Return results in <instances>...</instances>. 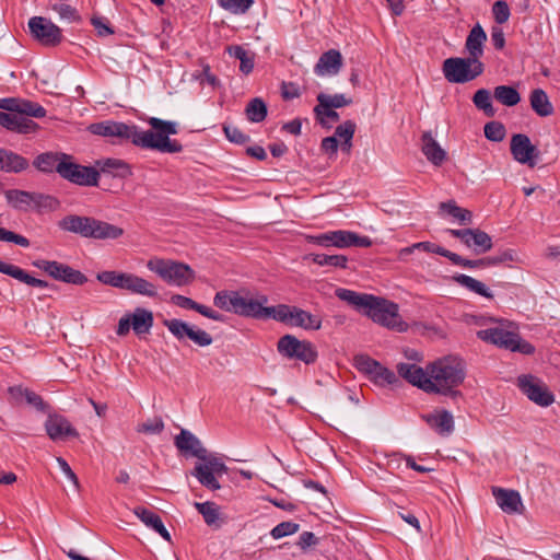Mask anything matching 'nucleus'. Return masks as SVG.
I'll return each mask as SVG.
<instances>
[{
	"mask_svg": "<svg viewBox=\"0 0 560 560\" xmlns=\"http://www.w3.org/2000/svg\"><path fill=\"white\" fill-rule=\"evenodd\" d=\"M150 130H141L136 125L120 121L105 120L92 124L89 130L96 136L109 138L114 143L129 141L141 149L155 150L161 153H179L183 145L179 141L171 139L176 135L177 122L151 117L148 119Z\"/></svg>",
	"mask_w": 560,
	"mask_h": 560,
	"instance_id": "1",
	"label": "nucleus"
},
{
	"mask_svg": "<svg viewBox=\"0 0 560 560\" xmlns=\"http://www.w3.org/2000/svg\"><path fill=\"white\" fill-rule=\"evenodd\" d=\"M335 294L339 300L363 312L365 316L383 327L397 332L408 330L409 326L399 315V306L395 302L343 288H338Z\"/></svg>",
	"mask_w": 560,
	"mask_h": 560,
	"instance_id": "2",
	"label": "nucleus"
},
{
	"mask_svg": "<svg viewBox=\"0 0 560 560\" xmlns=\"http://www.w3.org/2000/svg\"><path fill=\"white\" fill-rule=\"evenodd\" d=\"M213 303L221 310L241 316L280 320V310L276 306H266L267 298L264 295L253 299L235 291H221L215 294Z\"/></svg>",
	"mask_w": 560,
	"mask_h": 560,
	"instance_id": "3",
	"label": "nucleus"
},
{
	"mask_svg": "<svg viewBox=\"0 0 560 560\" xmlns=\"http://www.w3.org/2000/svg\"><path fill=\"white\" fill-rule=\"evenodd\" d=\"M430 382L433 385L430 393L448 395L459 386L465 378L462 360L456 357H445L429 364Z\"/></svg>",
	"mask_w": 560,
	"mask_h": 560,
	"instance_id": "4",
	"label": "nucleus"
},
{
	"mask_svg": "<svg viewBox=\"0 0 560 560\" xmlns=\"http://www.w3.org/2000/svg\"><path fill=\"white\" fill-rule=\"evenodd\" d=\"M4 197L8 205L18 211H56L60 207L56 197L37 191L8 189Z\"/></svg>",
	"mask_w": 560,
	"mask_h": 560,
	"instance_id": "5",
	"label": "nucleus"
},
{
	"mask_svg": "<svg viewBox=\"0 0 560 560\" xmlns=\"http://www.w3.org/2000/svg\"><path fill=\"white\" fill-rule=\"evenodd\" d=\"M485 71V65L477 58L450 57L442 63V72L450 83L464 84L474 81Z\"/></svg>",
	"mask_w": 560,
	"mask_h": 560,
	"instance_id": "6",
	"label": "nucleus"
},
{
	"mask_svg": "<svg viewBox=\"0 0 560 560\" xmlns=\"http://www.w3.org/2000/svg\"><path fill=\"white\" fill-rule=\"evenodd\" d=\"M147 268L171 285L184 287L195 280V271L190 266L180 261L152 258L148 260Z\"/></svg>",
	"mask_w": 560,
	"mask_h": 560,
	"instance_id": "7",
	"label": "nucleus"
},
{
	"mask_svg": "<svg viewBox=\"0 0 560 560\" xmlns=\"http://www.w3.org/2000/svg\"><path fill=\"white\" fill-rule=\"evenodd\" d=\"M477 337L488 343L514 352L523 354H533L535 352V347L532 343L523 340L518 334L510 331L501 325L478 330Z\"/></svg>",
	"mask_w": 560,
	"mask_h": 560,
	"instance_id": "8",
	"label": "nucleus"
},
{
	"mask_svg": "<svg viewBox=\"0 0 560 560\" xmlns=\"http://www.w3.org/2000/svg\"><path fill=\"white\" fill-rule=\"evenodd\" d=\"M282 355L305 365L314 364L318 359L316 346L307 339H299L294 335H282Z\"/></svg>",
	"mask_w": 560,
	"mask_h": 560,
	"instance_id": "9",
	"label": "nucleus"
},
{
	"mask_svg": "<svg viewBox=\"0 0 560 560\" xmlns=\"http://www.w3.org/2000/svg\"><path fill=\"white\" fill-rule=\"evenodd\" d=\"M58 174L66 180L78 186H97L100 173L93 166L74 163L67 154L65 163L59 165Z\"/></svg>",
	"mask_w": 560,
	"mask_h": 560,
	"instance_id": "10",
	"label": "nucleus"
},
{
	"mask_svg": "<svg viewBox=\"0 0 560 560\" xmlns=\"http://www.w3.org/2000/svg\"><path fill=\"white\" fill-rule=\"evenodd\" d=\"M517 386L529 400L540 407H549L555 402V395L537 376L530 374L520 375L517 377Z\"/></svg>",
	"mask_w": 560,
	"mask_h": 560,
	"instance_id": "11",
	"label": "nucleus"
},
{
	"mask_svg": "<svg viewBox=\"0 0 560 560\" xmlns=\"http://www.w3.org/2000/svg\"><path fill=\"white\" fill-rule=\"evenodd\" d=\"M33 266L58 281L77 285L88 282L84 273L56 260L37 259L33 261Z\"/></svg>",
	"mask_w": 560,
	"mask_h": 560,
	"instance_id": "12",
	"label": "nucleus"
},
{
	"mask_svg": "<svg viewBox=\"0 0 560 560\" xmlns=\"http://www.w3.org/2000/svg\"><path fill=\"white\" fill-rule=\"evenodd\" d=\"M32 36L42 45L55 47L62 42V32L59 26L43 16H33L28 21Z\"/></svg>",
	"mask_w": 560,
	"mask_h": 560,
	"instance_id": "13",
	"label": "nucleus"
},
{
	"mask_svg": "<svg viewBox=\"0 0 560 560\" xmlns=\"http://www.w3.org/2000/svg\"><path fill=\"white\" fill-rule=\"evenodd\" d=\"M282 324L304 330H318L322 318L300 307L282 304Z\"/></svg>",
	"mask_w": 560,
	"mask_h": 560,
	"instance_id": "14",
	"label": "nucleus"
},
{
	"mask_svg": "<svg viewBox=\"0 0 560 560\" xmlns=\"http://www.w3.org/2000/svg\"><path fill=\"white\" fill-rule=\"evenodd\" d=\"M317 243L324 246L332 245L339 248L350 246L370 247L372 245V241L368 236H360L354 232L343 230L320 234L317 236Z\"/></svg>",
	"mask_w": 560,
	"mask_h": 560,
	"instance_id": "15",
	"label": "nucleus"
},
{
	"mask_svg": "<svg viewBox=\"0 0 560 560\" xmlns=\"http://www.w3.org/2000/svg\"><path fill=\"white\" fill-rule=\"evenodd\" d=\"M510 150L513 159L516 162L521 164H527L530 167L536 165L539 151L537 147L530 142V139L527 135H513L510 142Z\"/></svg>",
	"mask_w": 560,
	"mask_h": 560,
	"instance_id": "16",
	"label": "nucleus"
},
{
	"mask_svg": "<svg viewBox=\"0 0 560 560\" xmlns=\"http://www.w3.org/2000/svg\"><path fill=\"white\" fill-rule=\"evenodd\" d=\"M0 109L35 118L46 116V109L40 104L20 97L0 98Z\"/></svg>",
	"mask_w": 560,
	"mask_h": 560,
	"instance_id": "17",
	"label": "nucleus"
},
{
	"mask_svg": "<svg viewBox=\"0 0 560 560\" xmlns=\"http://www.w3.org/2000/svg\"><path fill=\"white\" fill-rule=\"evenodd\" d=\"M397 372L400 377L425 393H430V389H432L433 385L430 382L429 365L423 370L415 363H399Z\"/></svg>",
	"mask_w": 560,
	"mask_h": 560,
	"instance_id": "18",
	"label": "nucleus"
},
{
	"mask_svg": "<svg viewBox=\"0 0 560 560\" xmlns=\"http://www.w3.org/2000/svg\"><path fill=\"white\" fill-rule=\"evenodd\" d=\"M45 429L52 441L77 438L79 435L71 423L60 415H49L45 422Z\"/></svg>",
	"mask_w": 560,
	"mask_h": 560,
	"instance_id": "19",
	"label": "nucleus"
},
{
	"mask_svg": "<svg viewBox=\"0 0 560 560\" xmlns=\"http://www.w3.org/2000/svg\"><path fill=\"white\" fill-rule=\"evenodd\" d=\"M343 65L342 55L337 49H329L322 54L314 67V72L318 77L336 75Z\"/></svg>",
	"mask_w": 560,
	"mask_h": 560,
	"instance_id": "20",
	"label": "nucleus"
},
{
	"mask_svg": "<svg viewBox=\"0 0 560 560\" xmlns=\"http://www.w3.org/2000/svg\"><path fill=\"white\" fill-rule=\"evenodd\" d=\"M176 448L184 454H190L195 457L205 458L207 450L202 446L200 440L186 429H182L174 439Z\"/></svg>",
	"mask_w": 560,
	"mask_h": 560,
	"instance_id": "21",
	"label": "nucleus"
},
{
	"mask_svg": "<svg viewBox=\"0 0 560 560\" xmlns=\"http://www.w3.org/2000/svg\"><path fill=\"white\" fill-rule=\"evenodd\" d=\"M93 217L68 214L63 217L58 226L60 230L90 238Z\"/></svg>",
	"mask_w": 560,
	"mask_h": 560,
	"instance_id": "22",
	"label": "nucleus"
},
{
	"mask_svg": "<svg viewBox=\"0 0 560 560\" xmlns=\"http://www.w3.org/2000/svg\"><path fill=\"white\" fill-rule=\"evenodd\" d=\"M422 419L441 436H448L454 432V418L447 410H435L432 413L423 415Z\"/></svg>",
	"mask_w": 560,
	"mask_h": 560,
	"instance_id": "23",
	"label": "nucleus"
},
{
	"mask_svg": "<svg viewBox=\"0 0 560 560\" xmlns=\"http://www.w3.org/2000/svg\"><path fill=\"white\" fill-rule=\"evenodd\" d=\"M421 151L427 160L434 166H441L447 156L446 151L433 138L431 131H425L422 133Z\"/></svg>",
	"mask_w": 560,
	"mask_h": 560,
	"instance_id": "24",
	"label": "nucleus"
},
{
	"mask_svg": "<svg viewBox=\"0 0 560 560\" xmlns=\"http://www.w3.org/2000/svg\"><path fill=\"white\" fill-rule=\"evenodd\" d=\"M486 40L487 34L482 26L477 23L471 27L465 40V50L467 51L468 56L480 60L485 52Z\"/></svg>",
	"mask_w": 560,
	"mask_h": 560,
	"instance_id": "25",
	"label": "nucleus"
},
{
	"mask_svg": "<svg viewBox=\"0 0 560 560\" xmlns=\"http://www.w3.org/2000/svg\"><path fill=\"white\" fill-rule=\"evenodd\" d=\"M122 228L93 217L90 238L97 241H114L124 235Z\"/></svg>",
	"mask_w": 560,
	"mask_h": 560,
	"instance_id": "26",
	"label": "nucleus"
},
{
	"mask_svg": "<svg viewBox=\"0 0 560 560\" xmlns=\"http://www.w3.org/2000/svg\"><path fill=\"white\" fill-rule=\"evenodd\" d=\"M133 513L147 527L156 532L166 541H171V535L156 513L143 506L135 508Z\"/></svg>",
	"mask_w": 560,
	"mask_h": 560,
	"instance_id": "27",
	"label": "nucleus"
},
{
	"mask_svg": "<svg viewBox=\"0 0 560 560\" xmlns=\"http://www.w3.org/2000/svg\"><path fill=\"white\" fill-rule=\"evenodd\" d=\"M194 506L202 515L205 523L214 529H219L224 523L225 518L222 516L220 506L211 501L195 502Z\"/></svg>",
	"mask_w": 560,
	"mask_h": 560,
	"instance_id": "28",
	"label": "nucleus"
},
{
	"mask_svg": "<svg viewBox=\"0 0 560 560\" xmlns=\"http://www.w3.org/2000/svg\"><path fill=\"white\" fill-rule=\"evenodd\" d=\"M126 291L147 298H156L159 295L158 287L153 282L135 273H129Z\"/></svg>",
	"mask_w": 560,
	"mask_h": 560,
	"instance_id": "29",
	"label": "nucleus"
},
{
	"mask_svg": "<svg viewBox=\"0 0 560 560\" xmlns=\"http://www.w3.org/2000/svg\"><path fill=\"white\" fill-rule=\"evenodd\" d=\"M0 272L4 273L7 276H10L23 283H26L31 287H37V288H47L48 282L42 279H37L31 275H28L26 271H24L22 268L4 262L0 259Z\"/></svg>",
	"mask_w": 560,
	"mask_h": 560,
	"instance_id": "30",
	"label": "nucleus"
},
{
	"mask_svg": "<svg viewBox=\"0 0 560 560\" xmlns=\"http://www.w3.org/2000/svg\"><path fill=\"white\" fill-rule=\"evenodd\" d=\"M492 493L497 500L498 505L505 513H515L521 505V497L517 491L505 490L502 488L493 487Z\"/></svg>",
	"mask_w": 560,
	"mask_h": 560,
	"instance_id": "31",
	"label": "nucleus"
},
{
	"mask_svg": "<svg viewBox=\"0 0 560 560\" xmlns=\"http://www.w3.org/2000/svg\"><path fill=\"white\" fill-rule=\"evenodd\" d=\"M28 161L22 155L0 148V171L7 173H20L26 170Z\"/></svg>",
	"mask_w": 560,
	"mask_h": 560,
	"instance_id": "32",
	"label": "nucleus"
},
{
	"mask_svg": "<svg viewBox=\"0 0 560 560\" xmlns=\"http://www.w3.org/2000/svg\"><path fill=\"white\" fill-rule=\"evenodd\" d=\"M529 104L536 115L540 117L551 116L555 112L553 105L542 89H534L530 92Z\"/></svg>",
	"mask_w": 560,
	"mask_h": 560,
	"instance_id": "33",
	"label": "nucleus"
},
{
	"mask_svg": "<svg viewBox=\"0 0 560 560\" xmlns=\"http://www.w3.org/2000/svg\"><path fill=\"white\" fill-rule=\"evenodd\" d=\"M67 154L46 152L39 154L34 161V165L42 172L51 173L57 172L59 165L65 163Z\"/></svg>",
	"mask_w": 560,
	"mask_h": 560,
	"instance_id": "34",
	"label": "nucleus"
},
{
	"mask_svg": "<svg viewBox=\"0 0 560 560\" xmlns=\"http://www.w3.org/2000/svg\"><path fill=\"white\" fill-rule=\"evenodd\" d=\"M467 247L471 248L476 254H483L492 248V240L490 235L479 229H470L468 234Z\"/></svg>",
	"mask_w": 560,
	"mask_h": 560,
	"instance_id": "35",
	"label": "nucleus"
},
{
	"mask_svg": "<svg viewBox=\"0 0 560 560\" xmlns=\"http://www.w3.org/2000/svg\"><path fill=\"white\" fill-rule=\"evenodd\" d=\"M453 280L460 287L487 299H492L493 294L481 281L463 273H457L453 277Z\"/></svg>",
	"mask_w": 560,
	"mask_h": 560,
	"instance_id": "36",
	"label": "nucleus"
},
{
	"mask_svg": "<svg viewBox=\"0 0 560 560\" xmlns=\"http://www.w3.org/2000/svg\"><path fill=\"white\" fill-rule=\"evenodd\" d=\"M130 318L132 322V329L137 335L148 334L153 326V314L145 308H136L130 315Z\"/></svg>",
	"mask_w": 560,
	"mask_h": 560,
	"instance_id": "37",
	"label": "nucleus"
},
{
	"mask_svg": "<svg viewBox=\"0 0 560 560\" xmlns=\"http://www.w3.org/2000/svg\"><path fill=\"white\" fill-rule=\"evenodd\" d=\"M192 475L198 479V481L209 490H219L221 485L218 481L219 475L212 472L206 465L199 463L195 466Z\"/></svg>",
	"mask_w": 560,
	"mask_h": 560,
	"instance_id": "38",
	"label": "nucleus"
},
{
	"mask_svg": "<svg viewBox=\"0 0 560 560\" xmlns=\"http://www.w3.org/2000/svg\"><path fill=\"white\" fill-rule=\"evenodd\" d=\"M129 272H121L115 270H105L96 275V279L105 284L115 289L126 290Z\"/></svg>",
	"mask_w": 560,
	"mask_h": 560,
	"instance_id": "39",
	"label": "nucleus"
},
{
	"mask_svg": "<svg viewBox=\"0 0 560 560\" xmlns=\"http://www.w3.org/2000/svg\"><path fill=\"white\" fill-rule=\"evenodd\" d=\"M493 96L499 103L509 107L515 106L521 101L518 91L510 85H498L494 88Z\"/></svg>",
	"mask_w": 560,
	"mask_h": 560,
	"instance_id": "40",
	"label": "nucleus"
},
{
	"mask_svg": "<svg viewBox=\"0 0 560 560\" xmlns=\"http://www.w3.org/2000/svg\"><path fill=\"white\" fill-rule=\"evenodd\" d=\"M68 0H50V8L61 20L69 23L80 21V15L75 8L67 3Z\"/></svg>",
	"mask_w": 560,
	"mask_h": 560,
	"instance_id": "41",
	"label": "nucleus"
},
{
	"mask_svg": "<svg viewBox=\"0 0 560 560\" xmlns=\"http://www.w3.org/2000/svg\"><path fill=\"white\" fill-rule=\"evenodd\" d=\"M245 115L252 122H261L267 116V105L261 98L255 97L246 105Z\"/></svg>",
	"mask_w": 560,
	"mask_h": 560,
	"instance_id": "42",
	"label": "nucleus"
},
{
	"mask_svg": "<svg viewBox=\"0 0 560 560\" xmlns=\"http://www.w3.org/2000/svg\"><path fill=\"white\" fill-rule=\"evenodd\" d=\"M472 103L479 110H482L486 116L493 117L495 115V109L493 108L491 93L489 90H477L472 96Z\"/></svg>",
	"mask_w": 560,
	"mask_h": 560,
	"instance_id": "43",
	"label": "nucleus"
},
{
	"mask_svg": "<svg viewBox=\"0 0 560 560\" xmlns=\"http://www.w3.org/2000/svg\"><path fill=\"white\" fill-rule=\"evenodd\" d=\"M314 114L316 120L324 128H331V125L340 119L339 114L334 108L322 107V103L319 102H317V105L314 107Z\"/></svg>",
	"mask_w": 560,
	"mask_h": 560,
	"instance_id": "44",
	"label": "nucleus"
},
{
	"mask_svg": "<svg viewBox=\"0 0 560 560\" xmlns=\"http://www.w3.org/2000/svg\"><path fill=\"white\" fill-rule=\"evenodd\" d=\"M103 173H112L115 176H126L130 174L129 166L126 162L119 159H106L98 163Z\"/></svg>",
	"mask_w": 560,
	"mask_h": 560,
	"instance_id": "45",
	"label": "nucleus"
},
{
	"mask_svg": "<svg viewBox=\"0 0 560 560\" xmlns=\"http://www.w3.org/2000/svg\"><path fill=\"white\" fill-rule=\"evenodd\" d=\"M229 52L231 56L235 57L240 60V70L244 74H248L253 71L254 68V58L247 50H245L242 46H232L229 47Z\"/></svg>",
	"mask_w": 560,
	"mask_h": 560,
	"instance_id": "46",
	"label": "nucleus"
},
{
	"mask_svg": "<svg viewBox=\"0 0 560 560\" xmlns=\"http://www.w3.org/2000/svg\"><path fill=\"white\" fill-rule=\"evenodd\" d=\"M355 131V124L351 120H347L343 124L339 125L336 128L335 137L340 138L342 140L341 149L346 151H350L351 149V140L353 138Z\"/></svg>",
	"mask_w": 560,
	"mask_h": 560,
	"instance_id": "47",
	"label": "nucleus"
},
{
	"mask_svg": "<svg viewBox=\"0 0 560 560\" xmlns=\"http://www.w3.org/2000/svg\"><path fill=\"white\" fill-rule=\"evenodd\" d=\"M317 102L322 103V107L340 108L352 104V98L347 97L345 94H325L319 93L317 95Z\"/></svg>",
	"mask_w": 560,
	"mask_h": 560,
	"instance_id": "48",
	"label": "nucleus"
},
{
	"mask_svg": "<svg viewBox=\"0 0 560 560\" xmlns=\"http://www.w3.org/2000/svg\"><path fill=\"white\" fill-rule=\"evenodd\" d=\"M440 209L447 212L462 223H471L472 221V213L467 209L458 207L454 201L442 202L440 205Z\"/></svg>",
	"mask_w": 560,
	"mask_h": 560,
	"instance_id": "49",
	"label": "nucleus"
},
{
	"mask_svg": "<svg viewBox=\"0 0 560 560\" xmlns=\"http://www.w3.org/2000/svg\"><path fill=\"white\" fill-rule=\"evenodd\" d=\"M313 261L319 266L346 268L348 258L343 255L315 254L313 255Z\"/></svg>",
	"mask_w": 560,
	"mask_h": 560,
	"instance_id": "50",
	"label": "nucleus"
},
{
	"mask_svg": "<svg viewBox=\"0 0 560 560\" xmlns=\"http://www.w3.org/2000/svg\"><path fill=\"white\" fill-rule=\"evenodd\" d=\"M163 324L178 340L188 338V335L191 329V327L187 323L176 318L165 319Z\"/></svg>",
	"mask_w": 560,
	"mask_h": 560,
	"instance_id": "51",
	"label": "nucleus"
},
{
	"mask_svg": "<svg viewBox=\"0 0 560 560\" xmlns=\"http://www.w3.org/2000/svg\"><path fill=\"white\" fill-rule=\"evenodd\" d=\"M375 383L381 385H392L397 382L396 374L388 370L387 368L383 366L380 362L377 364V368L373 371V373L370 376Z\"/></svg>",
	"mask_w": 560,
	"mask_h": 560,
	"instance_id": "52",
	"label": "nucleus"
},
{
	"mask_svg": "<svg viewBox=\"0 0 560 560\" xmlns=\"http://www.w3.org/2000/svg\"><path fill=\"white\" fill-rule=\"evenodd\" d=\"M219 5L234 14L245 13L254 3V0H218Z\"/></svg>",
	"mask_w": 560,
	"mask_h": 560,
	"instance_id": "53",
	"label": "nucleus"
},
{
	"mask_svg": "<svg viewBox=\"0 0 560 560\" xmlns=\"http://www.w3.org/2000/svg\"><path fill=\"white\" fill-rule=\"evenodd\" d=\"M485 137L494 142H500L505 137V128L503 124L499 121H490L485 125L483 128Z\"/></svg>",
	"mask_w": 560,
	"mask_h": 560,
	"instance_id": "54",
	"label": "nucleus"
},
{
	"mask_svg": "<svg viewBox=\"0 0 560 560\" xmlns=\"http://www.w3.org/2000/svg\"><path fill=\"white\" fill-rule=\"evenodd\" d=\"M223 131L225 137L234 143L244 144L249 141V136L244 133L238 127L234 125H224Z\"/></svg>",
	"mask_w": 560,
	"mask_h": 560,
	"instance_id": "55",
	"label": "nucleus"
},
{
	"mask_svg": "<svg viewBox=\"0 0 560 560\" xmlns=\"http://www.w3.org/2000/svg\"><path fill=\"white\" fill-rule=\"evenodd\" d=\"M492 13L498 24H504L511 15L509 4L503 0H498L493 3Z\"/></svg>",
	"mask_w": 560,
	"mask_h": 560,
	"instance_id": "56",
	"label": "nucleus"
},
{
	"mask_svg": "<svg viewBox=\"0 0 560 560\" xmlns=\"http://www.w3.org/2000/svg\"><path fill=\"white\" fill-rule=\"evenodd\" d=\"M488 258H489L490 267L498 266L501 264L518 262L520 261L518 255L514 249H505V250L499 253L498 255L490 256Z\"/></svg>",
	"mask_w": 560,
	"mask_h": 560,
	"instance_id": "57",
	"label": "nucleus"
},
{
	"mask_svg": "<svg viewBox=\"0 0 560 560\" xmlns=\"http://www.w3.org/2000/svg\"><path fill=\"white\" fill-rule=\"evenodd\" d=\"M164 430V422L162 418L155 417L153 419H148L142 424L138 425L137 431L148 434H159Z\"/></svg>",
	"mask_w": 560,
	"mask_h": 560,
	"instance_id": "58",
	"label": "nucleus"
},
{
	"mask_svg": "<svg viewBox=\"0 0 560 560\" xmlns=\"http://www.w3.org/2000/svg\"><path fill=\"white\" fill-rule=\"evenodd\" d=\"M354 364L357 369L371 376L373 371L377 368L378 362L368 355H357L354 358Z\"/></svg>",
	"mask_w": 560,
	"mask_h": 560,
	"instance_id": "59",
	"label": "nucleus"
},
{
	"mask_svg": "<svg viewBox=\"0 0 560 560\" xmlns=\"http://www.w3.org/2000/svg\"><path fill=\"white\" fill-rule=\"evenodd\" d=\"M0 242L14 243L22 247L30 246V241L25 236L16 234V233L9 231L1 226H0Z\"/></svg>",
	"mask_w": 560,
	"mask_h": 560,
	"instance_id": "60",
	"label": "nucleus"
},
{
	"mask_svg": "<svg viewBox=\"0 0 560 560\" xmlns=\"http://www.w3.org/2000/svg\"><path fill=\"white\" fill-rule=\"evenodd\" d=\"M199 459L202 460L201 464L206 465L212 472H215L220 477L228 471L225 464L217 456H209L207 453L205 458Z\"/></svg>",
	"mask_w": 560,
	"mask_h": 560,
	"instance_id": "61",
	"label": "nucleus"
},
{
	"mask_svg": "<svg viewBox=\"0 0 560 560\" xmlns=\"http://www.w3.org/2000/svg\"><path fill=\"white\" fill-rule=\"evenodd\" d=\"M28 117L30 116L26 117V115L19 114V118L16 121V128L14 130L15 132L31 133L38 129V125L35 121H33L32 119H30Z\"/></svg>",
	"mask_w": 560,
	"mask_h": 560,
	"instance_id": "62",
	"label": "nucleus"
},
{
	"mask_svg": "<svg viewBox=\"0 0 560 560\" xmlns=\"http://www.w3.org/2000/svg\"><path fill=\"white\" fill-rule=\"evenodd\" d=\"M188 338L200 347H207L212 343V337L202 329H194L191 327Z\"/></svg>",
	"mask_w": 560,
	"mask_h": 560,
	"instance_id": "63",
	"label": "nucleus"
},
{
	"mask_svg": "<svg viewBox=\"0 0 560 560\" xmlns=\"http://www.w3.org/2000/svg\"><path fill=\"white\" fill-rule=\"evenodd\" d=\"M91 23L94 26L98 36H108L114 33L113 28L109 26L108 21L105 18L93 16L91 19Z\"/></svg>",
	"mask_w": 560,
	"mask_h": 560,
	"instance_id": "64",
	"label": "nucleus"
}]
</instances>
